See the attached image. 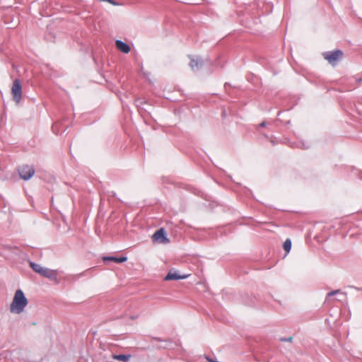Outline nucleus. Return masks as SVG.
Wrapping results in <instances>:
<instances>
[{"label":"nucleus","mask_w":362,"mask_h":362,"mask_svg":"<svg viewBox=\"0 0 362 362\" xmlns=\"http://www.w3.org/2000/svg\"><path fill=\"white\" fill-rule=\"evenodd\" d=\"M189 276L187 274H180L177 271L170 270L164 278L165 281L184 279Z\"/></svg>","instance_id":"0eeeda50"},{"label":"nucleus","mask_w":362,"mask_h":362,"mask_svg":"<svg viewBox=\"0 0 362 362\" xmlns=\"http://www.w3.org/2000/svg\"><path fill=\"white\" fill-rule=\"evenodd\" d=\"M30 266L35 272L40 274L44 277L49 279H55L57 278V272L54 270L43 267L40 264L33 262H30Z\"/></svg>","instance_id":"f03ea898"},{"label":"nucleus","mask_w":362,"mask_h":362,"mask_svg":"<svg viewBox=\"0 0 362 362\" xmlns=\"http://www.w3.org/2000/svg\"><path fill=\"white\" fill-rule=\"evenodd\" d=\"M324 57L329 63L334 64L337 61L341 59L343 52L341 50H335L333 52H327L324 54Z\"/></svg>","instance_id":"39448f33"},{"label":"nucleus","mask_w":362,"mask_h":362,"mask_svg":"<svg viewBox=\"0 0 362 362\" xmlns=\"http://www.w3.org/2000/svg\"><path fill=\"white\" fill-rule=\"evenodd\" d=\"M28 301L24 293L18 289L15 292L13 298L10 305V312L15 314H21L28 305Z\"/></svg>","instance_id":"f257e3e1"},{"label":"nucleus","mask_w":362,"mask_h":362,"mask_svg":"<svg viewBox=\"0 0 362 362\" xmlns=\"http://www.w3.org/2000/svg\"><path fill=\"white\" fill-rule=\"evenodd\" d=\"M112 358L114 359H116V360H118V361H127L130 358H131V356L130 355H122V354H119V355H112Z\"/></svg>","instance_id":"9d476101"},{"label":"nucleus","mask_w":362,"mask_h":362,"mask_svg":"<svg viewBox=\"0 0 362 362\" xmlns=\"http://www.w3.org/2000/svg\"><path fill=\"white\" fill-rule=\"evenodd\" d=\"M104 261H112L117 263H122L127 260V258L126 257H103Z\"/></svg>","instance_id":"1a4fd4ad"},{"label":"nucleus","mask_w":362,"mask_h":362,"mask_svg":"<svg viewBox=\"0 0 362 362\" xmlns=\"http://www.w3.org/2000/svg\"><path fill=\"white\" fill-rule=\"evenodd\" d=\"M337 293H340V294H343L340 290H335V291H331L329 293H327V300H329V298L332 296H334Z\"/></svg>","instance_id":"ddd939ff"},{"label":"nucleus","mask_w":362,"mask_h":362,"mask_svg":"<svg viewBox=\"0 0 362 362\" xmlns=\"http://www.w3.org/2000/svg\"><path fill=\"white\" fill-rule=\"evenodd\" d=\"M11 94L13 100L18 103L22 97V87L19 79H15L13 81L11 87Z\"/></svg>","instance_id":"20e7f679"},{"label":"nucleus","mask_w":362,"mask_h":362,"mask_svg":"<svg viewBox=\"0 0 362 362\" xmlns=\"http://www.w3.org/2000/svg\"><path fill=\"white\" fill-rule=\"evenodd\" d=\"M153 242L159 243H169L168 238L166 237L165 231L164 228H161L158 230L152 236Z\"/></svg>","instance_id":"423d86ee"},{"label":"nucleus","mask_w":362,"mask_h":362,"mask_svg":"<svg viewBox=\"0 0 362 362\" xmlns=\"http://www.w3.org/2000/svg\"><path fill=\"white\" fill-rule=\"evenodd\" d=\"M115 45L118 50L124 54L129 53L131 50L130 47L121 40H116Z\"/></svg>","instance_id":"6e6552de"},{"label":"nucleus","mask_w":362,"mask_h":362,"mask_svg":"<svg viewBox=\"0 0 362 362\" xmlns=\"http://www.w3.org/2000/svg\"><path fill=\"white\" fill-rule=\"evenodd\" d=\"M35 170L33 166L22 165L18 168V174L21 179L28 180L35 175Z\"/></svg>","instance_id":"7ed1b4c3"},{"label":"nucleus","mask_w":362,"mask_h":362,"mask_svg":"<svg viewBox=\"0 0 362 362\" xmlns=\"http://www.w3.org/2000/svg\"><path fill=\"white\" fill-rule=\"evenodd\" d=\"M284 250L286 252H289L291 248V241L289 239H286L283 245Z\"/></svg>","instance_id":"9b49d317"},{"label":"nucleus","mask_w":362,"mask_h":362,"mask_svg":"<svg viewBox=\"0 0 362 362\" xmlns=\"http://www.w3.org/2000/svg\"><path fill=\"white\" fill-rule=\"evenodd\" d=\"M262 127H264L265 125L264 122H262L261 124H260Z\"/></svg>","instance_id":"2eb2a0df"},{"label":"nucleus","mask_w":362,"mask_h":362,"mask_svg":"<svg viewBox=\"0 0 362 362\" xmlns=\"http://www.w3.org/2000/svg\"><path fill=\"white\" fill-rule=\"evenodd\" d=\"M291 340H292V337H289V338L288 339V341H291Z\"/></svg>","instance_id":"4468645a"},{"label":"nucleus","mask_w":362,"mask_h":362,"mask_svg":"<svg viewBox=\"0 0 362 362\" xmlns=\"http://www.w3.org/2000/svg\"><path fill=\"white\" fill-rule=\"evenodd\" d=\"M189 65L193 69L195 68H198L199 65V62L198 59H192L190 61Z\"/></svg>","instance_id":"f8f14e48"}]
</instances>
